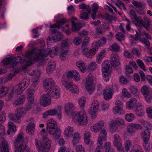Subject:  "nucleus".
Segmentation results:
<instances>
[{
  "label": "nucleus",
  "mask_w": 152,
  "mask_h": 152,
  "mask_svg": "<svg viewBox=\"0 0 152 152\" xmlns=\"http://www.w3.org/2000/svg\"><path fill=\"white\" fill-rule=\"evenodd\" d=\"M44 51L37 54V52L34 50L28 51L24 55L25 58L22 60V58L20 56H17L16 57L10 56L7 58L4 59L1 63V66L8 65L11 63V67H14L18 65L19 62L21 63H25L23 66V69H26L28 67L31 65L34 61H38L40 58L39 55L41 53H43Z\"/></svg>",
  "instance_id": "1"
},
{
  "label": "nucleus",
  "mask_w": 152,
  "mask_h": 152,
  "mask_svg": "<svg viewBox=\"0 0 152 152\" xmlns=\"http://www.w3.org/2000/svg\"><path fill=\"white\" fill-rule=\"evenodd\" d=\"M23 136L21 133L19 134L14 142L15 152H30L29 147L23 142Z\"/></svg>",
  "instance_id": "2"
},
{
  "label": "nucleus",
  "mask_w": 152,
  "mask_h": 152,
  "mask_svg": "<svg viewBox=\"0 0 152 152\" xmlns=\"http://www.w3.org/2000/svg\"><path fill=\"white\" fill-rule=\"evenodd\" d=\"M110 67V63L108 60H105L102 63V72L103 77L104 78V80L108 81L109 79V76L111 75V73L109 69Z\"/></svg>",
  "instance_id": "3"
},
{
  "label": "nucleus",
  "mask_w": 152,
  "mask_h": 152,
  "mask_svg": "<svg viewBox=\"0 0 152 152\" xmlns=\"http://www.w3.org/2000/svg\"><path fill=\"white\" fill-rule=\"evenodd\" d=\"M29 83V80L24 79H23L18 84L16 85L14 90L17 95H20L28 87Z\"/></svg>",
  "instance_id": "4"
},
{
  "label": "nucleus",
  "mask_w": 152,
  "mask_h": 152,
  "mask_svg": "<svg viewBox=\"0 0 152 152\" xmlns=\"http://www.w3.org/2000/svg\"><path fill=\"white\" fill-rule=\"evenodd\" d=\"M59 29L56 28H51L49 31L52 36H49L48 38V40L55 41H60L62 38V34L58 31Z\"/></svg>",
  "instance_id": "5"
},
{
  "label": "nucleus",
  "mask_w": 152,
  "mask_h": 152,
  "mask_svg": "<svg viewBox=\"0 0 152 152\" xmlns=\"http://www.w3.org/2000/svg\"><path fill=\"white\" fill-rule=\"evenodd\" d=\"M61 107L60 106H58L55 109L46 111L43 114V117L44 118H46L49 115H56L59 119H60L61 118Z\"/></svg>",
  "instance_id": "6"
},
{
  "label": "nucleus",
  "mask_w": 152,
  "mask_h": 152,
  "mask_svg": "<svg viewBox=\"0 0 152 152\" xmlns=\"http://www.w3.org/2000/svg\"><path fill=\"white\" fill-rule=\"evenodd\" d=\"M106 42V39L104 37H102L100 40H98L94 42L92 44L93 48L90 50L89 51V54L91 55H94L95 54L98 48L101 45L104 44Z\"/></svg>",
  "instance_id": "7"
},
{
  "label": "nucleus",
  "mask_w": 152,
  "mask_h": 152,
  "mask_svg": "<svg viewBox=\"0 0 152 152\" xmlns=\"http://www.w3.org/2000/svg\"><path fill=\"white\" fill-rule=\"evenodd\" d=\"M93 76L92 74L90 73L87 76L85 84L86 90L89 94H91L94 91L93 87Z\"/></svg>",
  "instance_id": "8"
},
{
  "label": "nucleus",
  "mask_w": 152,
  "mask_h": 152,
  "mask_svg": "<svg viewBox=\"0 0 152 152\" xmlns=\"http://www.w3.org/2000/svg\"><path fill=\"white\" fill-rule=\"evenodd\" d=\"M46 133H48L55 139H58L60 137L61 131L58 127L46 128Z\"/></svg>",
  "instance_id": "9"
},
{
  "label": "nucleus",
  "mask_w": 152,
  "mask_h": 152,
  "mask_svg": "<svg viewBox=\"0 0 152 152\" xmlns=\"http://www.w3.org/2000/svg\"><path fill=\"white\" fill-rule=\"evenodd\" d=\"M44 51L43 53H41L40 55H39L40 58L39 59V60H42L43 57H46L49 54L52 53V52L54 53V54L55 55H57V53L59 51V49L58 47H54L53 48V50L48 48L46 50H39L37 52V54H39L40 52H41L42 51Z\"/></svg>",
  "instance_id": "10"
},
{
  "label": "nucleus",
  "mask_w": 152,
  "mask_h": 152,
  "mask_svg": "<svg viewBox=\"0 0 152 152\" xmlns=\"http://www.w3.org/2000/svg\"><path fill=\"white\" fill-rule=\"evenodd\" d=\"M141 91L146 102L148 103H151L152 96L147 86L145 85L143 86L141 89Z\"/></svg>",
  "instance_id": "11"
},
{
  "label": "nucleus",
  "mask_w": 152,
  "mask_h": 152,
  "mask_svg": "<svg viewBox=\"0 0 152 152\" xmlns=\"http://www.w3.org/2000/svg\"><path fill=\"white\" fill-rule=\"evenodd\" d=\"M43 87L46 91H48L49 90L56 86L54 81L52 78L46 79L43 82Z\"/></svg>",
  "instance_id": "12"
},
{
  "label": "nucleus",
  "mask_w": 152,
  "mask_h": 152,
  "mask_svg": "<svg viewBox=\"0 0 152 152\" xmlns=\"http://www.w3.org/2000/svg\"><path fill=\"white\" fill-rule=\"evenodd\" d=\"M78 124L80 126H85L88 123V117L86 112L83 110L80 112V117L77 120Z\"/></svg>",
  "instance_id": "13"
},
{
  "label": "nucleus",
  "mask_w": 152,
  "mask_h": 152,
  "mask_svg": "<svg viewBox=\"0 0 152 152\" xmlns=\"http://www.w3.org/2000/svg\"><path fill=\"white\" fill-rule=\"evenodd\" d=\"M26 113V110L23 108H19L15 112V117L13 116L10 117L11 119L14 122H16L21 118H23Z\"/></svg>",
  "instance_id": "14"
},
{
  "label": "nucleus",
  "mask_w": 152,
  "mask_h": 152,
  "mask_svg": "<svg viewBox=\"0 0 152 152\" xmlns=\"http://www.w3.org/2000/svg\"><path fill=\"white\" fill-rule=\"evenodd\" d=\"M115 104L116 106L113 109V111L114 113L119 115L124 114V111L123 108V103L120 100H117L115 101Z\"/></svg>",
  "instance_id": "15"
},
{
  "label": "nucleus",
  "mask_w": 152,
  "mask_h": 152,
  "mask_svg": "<svg viewBox=\"0 0 152 152\" xmlns=\"http://www.w3.org/2000/svg\"><path fill=\"white\" fill-rule=\"evenodd\" d=\"M50 97L48 94H43L40 98V104L43 107H45L49 105L50 103Z\"/></svg>",
  "instance_id": "16"
},
{
  "label": "nucleus",
  "mask_w": 152,
  "mask_h": 152,
  "mask_svg": "<svg viewBox=\"0 0 152 152\" xmlns=\"http://www.w3.org/2000/svg\"><path fill=\"white\" fill-rule=\"evenodd\" d=\"M0 149L1 152H9L8 143L3 137H0Z\"/></svg>",
  "instance_id": "17"
},
{
  "label": "nucleus",
  "mask_w": 152,
  "mask_h": 152,
  "mask_svg": "<svg viewBox=\"0 0 152 152\" xmlns=\"http://www.w3.org/2000/svg\"><path fill=\"white\" fill-rule=\"evenodd\" d=\"M62 84L64 86L66 89L70 90L71 88H74V85L71 82L68 81L67 77L65 75H63L62 76L61 80Z\"/></svg>",
  "instance_id": "18"
},
{
  "label": "nucleus",
  "mask_w": 152,
  "mask_h": 152,
  "mask_svg": "<svg viewBox=\"0 0 152 152\" xmlns=\"http://www.w3.org/2000/svg\"><path fill=\"white\" fill-rule=\"evenodd\" d=\"M59 89L56 86L54 88L51 89L48 91V94L49 95L50 97H53L54 99H57L60 97L59 93Z\"/></svg>",
  "instance_id": "19"
},
{
  "label": "nucleus",
  "mask_w": 152,
  "mask_h": 152,
  "mask_svg": "<svg viewBox=\"0 0 152 152\" xmlns=\"http://www.w3.org/2000/svg\"><path fill=\"white\" fill-rule=\"evenodd\" d=\"M119 55L116 53L112 54L111 56V66L115 67L120 64Z\"/></svg>",
  "instance_id": "20"
},
{
  "label": "nucleus",
  "mask_w": 152,
  "mask_h": 152,
  "mask_svg": "<svg viewBox=\"0 0 152 152\" xmlns=\"http://www.w3.org/2000/svg\"><path fill=\"white\" fill-rule=\"evenodd\" d=\"M143 19L144 21L142 19V21L141 22L137 21V23H135L138 26L140 27L143 26L147 30L149 31V27L150 25V20L148 19L147 17H144Z\"/></svg>",
  "instance_id": "21"
},
{
  "label": "nucleus",
  "mask_w": 152,
  "mask_h": 152,
  "mask_svg": "<svg viewBox=\"0 0 152 152\" xmlns=\"http://www.w3.org/2000/svg\"><path fill=\"white\" fill-rule=\"evenodd\" d=\"M74 129V127L70 126H67L65 128L64 132V135L67 138L72 137Z\"/></svg>",
  "instance_id": "22"
},
{
  "label": "nucleus",
  "mask_w": 152,
  "mask_h": 152,
  "mask_svg": "<svg viewBox=\"0 0 152 152\" xmlns=\"http://www.w3.org/2000/svg\"><path fill=\"white\" fill-rule=\"evenodd\" d=\"M114 144L117 149L119 150L122 148V144L121 138L119 135L115 134L114 136Z\"/></svg>",
  "instance_id": "23"
},
{
  "label": "nucleus",
  "mask_w": 152,
  "mask_h": 152,
  "mask_svg": "<svg viewBox=\"0 0 152 152\" xmlns=\"http://www.w3.org/2000/svg\"><path fill=\"white\" fill-rule=\"evenodd\" d=\"M107 137V133L106 130L105 129H102L100 132L99 137L97 141L106 143Z\"/></svg>",
  "instance_id": "24"
},
{
  "label": "nucleus",
  "mask_w": 152,
  "mask_h": 152,
  "mask_svg": "<svg viewBox=\"0 0 152 152\" xmlns=\"http://www.w3.org/2000/svg\"><path fill=\"white\" fill-rule=\"evenodd\" d=\"M91 10H83L80 15V19L87 20L89 19V16L91 12Z\"/></svg>",
  "instance_id": "25"
},
{
  "label": "nucleus",
  "mask_w": 152,
  "mask_h": 152,
  "mask_svg": "<svg viewBox=\"0 0 152 152\" xmlns=\"http://www.w3.org/2000/svg\"><path fill=\"white\" fill-rule=\"evenodd\" d=\"M104 123L102 121H99L95 124L94 126H92L91 127V130L93 132L97 133L104 126Z\"/></svg>",
  "instance_id": "26"
},
{
  "label": "nucleus",
  "mask_w": 152,
  "mask_h": 152,
  "mask_svg": "<svg viewBox=\"0 0 152 152\" xmlns=\"http://www.w3.org/2000/svg\"><path fill=\"white\" fill-rule=\"evenodd\" d=\"M150 135V132L148 130H145L140 133L141 137L143 142L149 141Z\"/></svg>",
  "instance_id": "27"
},
{
  "label": "nucleus",
  "mask_w": 152,
  "mask_h": 152,
  "mask_svg": "<svg viewBox=\"0 0 152 152\" xmlns=\"http://www.w3.org/2000/svg\"><path fill=\"white\" fill-rule=\"evenodd\" d=\"M56 64V63L53 61H51L48 63L46 68V71L48 74H50L55 70Z\"/></svg>",
  "instance_id": "28"
},
{
  "label": "nucleus",
  "mask_w": 152,
  "mask_h": 152,
  "mask_svg": "<svg viewBox=\"0 0 152 152\" xmlns=\"http://www.w3.org/2000/svg\"><path fill=\"white\" fill-rule=\"evenodd\" d=\"M51 141L48 137H44L43 138V147L44 150L45 149L48 150L51 147Z\"/></svg>",
  "instance_id": "29"
},
{
  "label": "nucleus",
  "mask_w": 152,
  "mask_h": 152,
  "mask_svg": "<svg viewBox=\"0 0 152 152\" xmlns=\"http://www.w3.org/2000/svg\"><path fill=\"white\" fill-rule=\"evenodd\" d=\"M77 19L76 18L72 17V20L71 21L72 29L74 30L75 31H77L82 27L80 23H75L73 20Z\"/></svg>",
  "instance_id": "30"
},
{
  "label": "nucleus",
  "mask_w": 152,
  "mask_h": 152,
  "mask_svg": "<svg viewBox=\"0 0 152 152\" xmlns=\"http://www.w3.org/2000/svg\"><path fill=\"white\" fill-rule=\"evenodd\" d=\"M35 125L33 123H29L26 127V131L30 135H32L34 134Z\"/></svg>",
  "instance_id": "31"
},
{
  "label": "nucleus",
  "mask_w": 152,
  "mask_h": 152,
  "mask_svg": "<svg viewBox=\"0 0 152 152\" xmlns=\"http://www.w3.org/2000/svg\"><path fill=\"white\" fill-rule=\"evenodd\" d=\"M101 17L107 20L109 23H111L112 20H116V18L115 17L111 15L109 13H106L104 15L102 14H101Z\"/></svg>",
  "instance_id": "32"
},
{
  "label": "nucleus",
  "mask_w": 152,
  "mask_h": 152,
  "mask_svg": "<svg viewBox=\"0 0 152 152\" xmlns=\"http://www.w3.org/2000/svg\"><path fill=\"white\" fill-rule=\"evenodd\" d=\"M26 98L24 95L20 96L19 97L15 102L13 105L15 107L18 105L23 104L25 101Z\"/></svg>",
  "instance_id": "33"
},
{
  "label": "nucleus",
  "mask_w": 152,
  "mask_h": 152,
  "mask_svg": "<svg viewBox=\"0 0 152 152\" xmlns=\"http://www.w3.org/2000/svg\"><path fill=\"white\" fill-rule=\"evenodd\" d=\"M8 126L9 129L7 132L8 135H9L11 132L13 134L16 131V126L12 122H9L8 123Z\"/></svg>",
  "instance_id": "34"
},
{
  "label": "nucleus",
  "mask_w": 152,
  "mask_h": 152,
  "mask_svg": "<svg viewBox=\"0 0 152 152\" xmlns=\"http://www.w3.org/2000/svg\"><path fill=\"white\" fill-rule=\"evenodd\" d=\"M103 94L104 99L105 100H109L112 97L111 89L109 88L105 90L104 91Z\"/></svg>",
  "instance_id": "35"
},
{
  "label": "nucleus",
  "mask_w": 152,
  "mask_h": 152,
  "mask_svg": "<svg viewBox=\"0 0 152 152\" xmlns=\"http://www.w3.org/2000/svg\"><path fill=\"white\" fill-rule=\"evenodd\" d=\"M144 111L142 109V105L140 104H137L135 110V113L137 116H142L143 115Z\"/></svg>",
  "instance_id": "36"
},
{
  "label": "nucleus",
  "mask_w": 152,
  "mask_h": 152,
  "mask_svg": "<svg viewBox=\"0 0 152 152\" xmlns=\"http://www.w3.org/2000/svg\"><path fill=\"white\" fill-rule=\"evenodd\" d=\"M35 144L39 152H43L44 151V149L42 146L43 144L40 140L36 139L35 140Z\"/></svg>",
  "instance_id": "37"
},
{
  "label": "nucleus",
  "mask_w": 152,
  "mask_h": 152,
  "mask_svg": "<svg viewBox=\"0 0 152 152\" xmlns=\"http://www.w3.org/2000/svg\"><path fill=\"white\" fill-rule=\"evenodd\" d=\"M87 46L88 45H87L82 44L81 48L82 52L83 53V55H86V56L88 57V58H91L92 57V56L93 55H91L89 54V51H90V50L88 51V49L87 48Z\"/></svg>",
  "instance_id": "38"
},
{
  "label": "nucleus",
  "mask_w": 152,
  "mask_h": 152,
  "mask_svg": "<svg viewBox=\"0 0 152 152\" xmlns=\"http://www.w3.org/2000/svg\"><path fill=\"white\" fill-rule=\"evenodd\" d=\"M136 102L137 100L135 98H131L129 101L126 102V108L129 109H131L132 108Z\"/></svg>",
  "instance_id": "39"
},
{
  "label": "nucleus",
  "mask_w": 152,
  "mask_h": 152,
  "mask_svg": "<svg viewBox=\"0 0 152 152\" xmlns=\"http://www.w3.org/2000/svg\"><path fill=\"white\" fill-rule=\"evenodd\" d=\"M80 137L81 136L78 133L76 132L74 134L72 143L73 145L75 146L78 142Z\"/></svg>",
  "instance_id": "40"
},
{
  "label": "nucleus",
  "mask_w": 152,
  "mask_h": 152,
  "mask_svg": "<svg viewBox=\"0 0 152 152\" xmlns=\"http://www.w3.org/2000/svg\"><path fill=\"white\" fill-rule=\"evenodd\" d=\"M130 15L131 16V18H133L134 19V22H137V21H139L141 22L142 21V19L140 17H137V15L135 14V12L134 10H130Z\"/></svg>",
  "instance_id": "41"
},
{
  "label": "nucleus",
  "mask_w": 152,
  "mask_h": 152,
  "mask_svg": "<svg viewBox=\"0 0 152 152\" xmlns=\"http://www.w3.org/2000/svg\"><path fill=\"white\" fill-rule=\"evenodd\" d=\"M47 125L46 128L58 127L56 122L53 119L49 120L47 121Z\"/></svg>",
  "instance_id": "42"
},
{
  "label": "nucleus",
  "mask_w": 152,
  "mask_h": 152,
  "mask_svg": "<svg viewBox=\"0 0 152 152\" xmlns=\"http://www.w3.org/2000/svg\"><path fill=\"white\" fill-rule=\"evenodd\" d=\"M76 65L80 70L83 72L86 70V67L84 62L82 61H78L76 63Z\"/></svg>",
  "instance_id": "43"
},
{
  "label": "nucleus",
  "mask_w": 152,
  "mask_h": 152,
  "mask_svg": "<svg viewBox=\"0 0 152 152\" xmlns=\"http://www.w3.org/2000/svg\"><path fill=\"white\" fill-rule=\"evenodd\" d=\"M66 22V20L65 19H61L60 20L58 21L57 22V23L58 25L55 24L53 25H51L50 26V28H56L59 29L60 28L59 25L61 24H64Z\"/></svg>",
  "instance_id": "44"
},
{
  "label": "nucleus",
  "mask_w": 152,
  "mask_h": 152,
  "mask_svg": "<svg viewBox=\"0 0 152 152\" xmlns=\"http://www.w3.org/2000/svg\"><path fill=\"white\" fill-rule=\"evenodd\" d=\"M74 107V105L72 103L67 104L65 106V111L66 113L68 114L72 111Z\"/></svg>",
  "instance_id": "45"
},
{
  "label": "nucleus",
  "mask_w": 152,
  "mask_h": 152,
  "mask_svg": "<svg viewBox=\"0 0 152 152\" xmlns=\"http://www.w3.org/2000/svg\"><path fill=\"white\" fill-rule=\"evenodd\" d=\"M132 3L134 6L139 8H144L146 5V4L143 2H140L133 1Z\"/></svg>",
  "instance_id": "46"
},
{
  "label": "nucleus",
  "mask_w": 152,
  "mask_h": 152,
  "mask_svg": "<svg viewBox=\"0 0 152 152\" xmlns=\"http://www.w3.org/2000/svg\"><path fill=\"white\" fill-rule=\"evenodd\" d=\"M97 147L96 148L95 152H101L100 148L102 149L104 148L106 146V143L97 141Z\"/></svg>",
  "instance_id": "47"
},
{
  "label": "nucleus",
  "mask_w": 152,
  "mask_h": 152,
  "mask_svg": "<svg viewBox=\"0 0 152 152\" xmlns=\"http://www.w3.org/2000/svg\"><path fill=\"white\" fill-rule=\"evenodd\" d=\"M109 48L110 50L112 51L118 52L120 51V47L118 44L115 43L111 45Z\"/></svg>",
  "instance_id": "48"
},
{
  "label": "nucleus",
  "mask_w": 152,
  "mask_h": 152,
  "mask_svg": "<svg viewBox=\"0 0 152 152\" xmlns=\"http://www.w3.org/2000/svg\"><path fill=\"white\" fill-rule=\"evenodd\" d=\"M98 110V108H95V107H93L92 106H91L90 111L91 114L93 118H95V116L97 115Z\"/></svg>",
  "instance_id": "49"
},
{
  "label": "nucleus",
  "mask_w": 152,
  "mask_h": 152,
  "mask_svg": "<svg viewBox=\"0 0 152 152\" xmlns=\"http://www.w3.org/2000/svg\"><path fill=\"white\" fill-rule=\"evenodd\" d=\"M68 52L67 50L61 52V54L59 55L60 59L61 61H65L67 59Z\"/></svg>",
  "instance_id": "50"
},
{
  "label": "nucleus",
  "mask_w": 152,
  "mask_h": 152,
  "mask_svg": "<svg viewBox=\"0 0 152 152\" xmlns=\"http://www.w3.org/2000/svg\"><path fill=\"white\" fill-rule=\"evenodd\" d=\"M110 131L111 133H113L115 132L118 129L117 125L115 123L112 122L110 125Z\"/></svg>",
  "instance_id": "51"
},
{
  "label": "nucleus",
  "mask_w": 152,
  "mask_h": 152,
  "mask_svg": "<svg viewBox=\"0 0 152 152\" xmlns=\"http://www.w3.org/2000/svg\"><path fill=\"white\" fill-rule=\"evenodd\" d=\"M134 116L132 113L127 114L125 116V119L128 122H131L134 118Z\"/></svg>",
  "instance_id": "52"
},
{
  "label": "nucleus",
  "mask_w": 152,
  "mask_h": 152,
  "mask_svg": "<svg viewBox=\"0 0 152 152\" xmlns=\"http://www.w3.org/2000/svg\"><path fill=\"white\" fill-rule=\"evenodd\" d=\"M111 144L109 142L106 143L105 152H115L114 150L111 147Z\"/></svg>",
  "instance_id": "53"
},
{
  "label": "nucleus",
  "mask_w": 152,
  "mask_h": 152,
  "mask_svg": "<svg viewBox=\"0 0 152 152\" xmlns=\"http://www.w3.org/2000/svg\"><path fill=\"white\" fill-rule=\"evenodd\" d=\"M136 62L138 66L142 70H143L144 71H145L146 70L144 64L142 60L139 59H137L136 60Z\"/></svg>",
  "instance_id": "54"
},
{
  "label": "nucleus",
  "mask_w": 152,
  "mask_h": 152,
  "mask_svg": "<svg viewBox=\"0 0 152 152\" xmlns=\"http://www.w3.org/2000/svg\"><path fill=\"white\" fill-rule=\"evenodd\" d=\"M129 126L135 129L141 130L142 128V126L138 124L130 123Z\"/></svg>",
  "instance_id": "55"
},
{
  "label": "nucleus",
  "mask_w": 152,
  "mask_h": 152,
  "mask_svg": "<svg viewBox=\"0 0 152 152\" xmlns=\"http://www.w3.org/2000/svg\"><path fill=\"white\" fill-rule=\"evenodd\" d=\"M116 5L121 10H126L124 4L120 0H118L116 3Z\"/></svg>",
  "instance_id": "56"
},
{
  "label": "nucleus",
  "mask_w": 152,
  "mask_h": 152,
  "mask_svg": "<svg viewBox=\"0 0 152 152\" xmlns=\"http://www.w3.org/2000/svg\"><path fill=\"white\" fill-rule=\"evenodd\" d=\"M113 122L115 123L116 125H124V120L119 118H116Z\"/></svg>",
  "instance_id": "57"
},
{
  "label": "nucleus",
  "mask_w": 152,
  "mask_h": 152,
  "mask_svg": "<svg viewBox=\"0 0 152 152\" xmlns=\"http://www.w3.org/2000/svg\"><path fill=\"white\" fill-rule=\"evenodd\" d=\"M84 140L85 142L87 144H88L90 142V138L89 134L88 132H87L84 134Z\"/></svg>",
  "instance_id": "58"
},
{
  "label": "nucleus",
  "mask_w": 152,
  "mask_h": 152,
  "mask_svg": "<svg viewBox=\"0 0 152 152\" xmlns=\"http://www.w3.org/2000/svg\"><path fill=\"white\" fill-rule=\"evenodd\" d=\"M129 90L131 93L133 94L134 95L137 94L138 90L136 86H131L129 88Z\"/></svg>",
  "instance_id": "59"
},
{
  "label": "nucleus",
  "mask_w": 152,
  "mask_h": 152,
  "mask_svg": "<svg viewBox=\"0 0 152 152\" xmlns=\"http://www.w3.org/2000/svg\"><path fill=\"white\" fill-rule=\"evenodd\" d=\"M80 75L77 71H74L72 78L75 81H78L80 80Z\"/></svg>",
  "instance_id": "60"
},
{
  "label": "nucleus",
  "mask_w": 152,
  "mask_h": 152,
  "mask_svg": "<svg viewBox=\"0 0 152 152\" xmlns=\"http://www.w3.org/2000/svg\"><path fill=\"white\" fill-rule=\"evenodd\" d=\"M132 142L129 140H127L126 141L125 143V148L126 151H128L131 148Z\"/></svg>",
  "instance_id": "61"
},
{
  "label": "nucleus",
  "mask_w": 152,
  "mask_h": 152,
  "mask_svg": "<svg viewBox=\"0 0 152 152\" xmlns=\"http://www.w3.org/2000/svg\"><path fill=\"white\" fill-rule=\"evenodd\" d=\"M6 114L3 111L0 115V124H2L5 121Z\"/></svg>",
  "instance_id": "62"
},
{
  "label": "nucleus",
  "mask_w": 152,
  "mask_h": 152,
  "mask_svg": "<svg viewBox=\"0 0 152 152\" xmlns=\"http://www.w3.org/2000/svg\"><path fill=\"white\" fill-rule=\"evenodd\" d=\"M119 81L122 85H126L128 82V80L123 76H121L119 77Z\"/></svg>",
  "instance_id": "63"
},
{
  "label": "nucleus",
  "mask_w": 152,
  "mask_h": 152,
  "mask_svg": "<svg viewBox=\"0 0 152 152\" xmlns=\"http://www.w3.org/2000/svg\"><path fill=\"white\" fill-rule=\"evenodd\" d=\"M115 37L116 39L119 41L124 40V35L121 32H117Z\"/></svg>",
  "instance_id": "64"
}]
</instances>
